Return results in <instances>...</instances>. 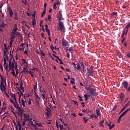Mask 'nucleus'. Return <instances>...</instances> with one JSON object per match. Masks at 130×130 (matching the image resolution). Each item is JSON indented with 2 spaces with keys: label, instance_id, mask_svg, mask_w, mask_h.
I'll return each mask as SVG.
<instances>
[{
  "label": "nucleus",
  "instance_id": "obj_58",
  "mask_svg": "<svg viewBox=\"0 0 130 130\" xmlns=\"http://www.w3.org/2000/svg\"><path fill=\"white\" fill-rule=\"evenodd\" d=\"M20 71H19V70H17L16 71V76H18V74H19Z\"/></svg>",
  "mask_w": 130,
  "mask_h": 130
},
{
  "label": "nucleus",
  "instance_id": "obj_17",
  "mask_svg": "<svg viewBox=\"0 0 130 130\" xmlns=\"http://www.w3.org/2000/svg\"><path fill=\"white\" fill-rule=\"evenodd\" d=\"M14 99V101H15V104H14V107L17 108L18 106H19V104H18V101H17V98H16V95L13 98Z\"/></svg>",
  "mask_w": 130,
  "mask_h": 130
},
{
  "label": "nucleus",
  "instance_id": "obj_20",
  "mask_svg": "<svg viewBox=\"0 0 130 130\" xmlns=\"http://www.w3.org/2000/svg\"><path fill=\"white\" fill-rule=\"evenodd\" d=\"M124 32H125V35H126V34H127V32H128V29H127L126 30H123V33L121 35V38H123V37L124 36Z\"/></svg>",
  "mask_w": 130,
  "mask_h": 130
},
{
  "label": "nucleus",
  "instance_id": "obj_61",
  "mask_svg": "<svg viewBox=\"0 0 130 130\" xmlns=\"http://www.w3.org/2000/svg\"><path fill=\"white\" fill-rule=\"evenodd\" d=\"M15 96H16V94H15L14 93L11 94V97H13L14 98Z\"/></svg>",
  "mask_w": 130,
  "mask_h": 130
},
{
  "label": "nucleus",
  "instance_id": "obj_49",
  "mask_svg": "<svg viewBox=\"0 0 130 130\" xmlns=\"http://www.w3.org/2000/svg\"><path fill=\"white\" fill-rule=\"evenodd\" d=\"M50 19H51V15H48V20L49 21H50Z\"/></svg>",
  "mask_w": 130,
  "mask_h": 130
},
{
  "label": "nucleus",
  "instance_id": "obj_39",
  "mask_svg": "<svg viewBox=\"0 0 130 130\" xmlns=\"http://www.w3.org/2000/svg\"><path fill=\"white\" fill-rule=\"evenodd\" d=\"M14 127L16 130H18V126H17V123L16 122H14Z\"/></svg>",
  "mask_w": 130,
  "mask_h": 130
},
{
  "label": "nucleus",
  "instance_id": "obj_4",
  "mask_svg": "<svg viewBox=\"0 0 130 130\" xmlns=\"http://www.w3.org/2000/svg\"><path fill=\"white\" fill-rule=\"evenodd\" d=\"M93 69H94V68H93V66H91L90 67V69L87 68V74L88 76H92L94 73V70H93Z\"/></svg>",
  "mask_w": 130,
  "mask_h": 130
},
{
  "label": "nucleus",
  "instance_id": "obj_18",
  "mask_svg": "<svg viewBox=\"0 0 130 130\" xmlns=\"http://www.w3.org/2000/svg\"><path fill=\"white\" fill-rule=\"evenodd\" d=\"M5 82H2L1 83V85H0V88H1V90L2 91V92H3V88H5Z\"/></svg>",
  "mask_w": 130,
  "mask_h": 130
},
{
  "label": "nucleus",
  "instance_id": "obj_15",
  "mask_svg": "<svg viewBox=\"0 0 130 130\" xmlns=\"http://www.w3.org/2000/svg\"><path fill=\"white\" fill-rule=\"evenodd\" d=\"M24 119H25V120H27L28 121H30V115H29V114H24Z\"/></svg>",
  "mask_w": 130,
  "mask_h": 130
},
{
  "label": "nucleus",
  "instance_id": "obj_13",
  "mask_svg": "<svg viewBox=\"0 0 130 130\" xmlns=\"http://www.w3.org/2000/svg\"><path fill=\"white\" fill-rule=\"evenodd\" d=\"M47 112L46 113V115L48 116V117L51 114V109L50 108L47 107Z\"/></svg>",
  "mask_w": 130,
  "mask_h": 130
},
{
  "label": "nucleus",
  "instance_id": "obj_33",
  "mask_svg": "<svg viewBox=\"0 0 130 130\" xmlns=\"http://www.w3.org/2000/svg\"><path fill=\"white\" fill-rule=\"evenodd\" d=\"M117 107V106H116V105H114V107H113L112 111H115V110H116Z\"/></svg>",
  "mask_w": 130,
  "mask_h": 130
},
{
  "label": "nucleus",
  "instance_id": "obj_37",
  "mask_svg": "<svg viewBox=\"0 0 130 130\" xmlns=\"http://www.w3.org/2000/svg\"><path fill=\"white\" fill-rule=\"evenodd\" d=\"M116 15H117V12H115L111 13V16H116Z\"/></svg>",
  "mask_w": 130,
  "mask_h": 130
},
{
  "label": "nucleus",
  "instance_id": "obj_63",
  "mask_svg": "<svg viewBox=\"0 0 130 130\" xmlns=\"http://www.w3.org/2000/svg\"><path fill=\"white\" fill-rule=\"evenodd\" d=\"M41 37H42L43 38H44V37H45L44 34L42 33V34H41Z\"/></svg>",
  "mask_w": 130,
  "mask_h": 130
},
{
  "label": "nucleus",
  "instance_id": "obj_62",
  "mask_svg": "<svg viewBox=\"0 0 130 130\" xmlns=\"http://www.w3.org/2000/svg\"><path fill=\"white\" fill-rule=\"evenodd\" d=\"M90 116L91 118H94V114L92 113V114L90 115Z\"/></svg>",
  "mask_w": 130,
  "mask_h": 130
},
{
  "label": "nucleus",
  "instance_id": "obj_59",
  "mask_svg": "<svg viewBox=\"0 0 130 130\" xmlns=\"http://www.w3.org/2000/svg\"><path fill=\"white\" fill-rule=\"evenodd\" d=\"M125 40V38H123V39L121 41V43H123V42H124Z\"/></svg>",
  "mask_w": 130,
  "mask_h": 130
},
{
  "label": "nucleus",
  "instance_id": "obj_47",
  "mask_svg": "<svg viewBox=\"0 0 130 130\" xmlns=\"http://www.w3.org/2000/svg\"><path fill=\"white\" fill-rule=\"evenodd\" d=\"M22 64H24V63H27V62H26V60H25L24 59H22Z\"/></svg>",
  "mask_w": 130,
  "mask_h": 130
},
{
  "label": "nucleus",
  "instance_id": "obj_6",
  "mask_svg": "<svg viewBox=\"0 0 130 130\" xmlns=\"http://www.w3.org/2000/svg\"><path fill=\"white\" fill-rule=\"evenodd\" d=\"M60 5V2L59 0H56V2L53 4V9L54 10H56L57 9V7L56 6H58Z\"/></svg>",
  "mask_w": 130,
  "mask_h": 130
},
{
  "label": "nucleus",
  "instance_id": "obj_54",
  "mask_svg": "<svg viewBox=\"0 0 130 130\" xmlns=\"http://www.w3.org/2000/svg\"><path fill=\"white\" fill-rule=\"evenodd\" d=\"M50 48L52 50H54V47H53V45H51L50 46Z\"/></svg>",
  "mask_w": 130,
  "mask_h": 130
},
{
  "label": "nucleus",
  "instance_id": "obj_11",
  "mask_svg": "<svg viewBox=\"0 0 130 130\" xmlns=\"http://www.w3.org/2000/svg\"><path fill=\"white\" fill-rule=\"evenodd\" d=\"M17 31H18V27H17V24H15L13 29L12 30V34H15Z\"/></svg>",
  "mask_w": 130,
  "mask_h": 130
},
{
  "label": "nucleus",
  "instance_id": "obj_50",
  "mask_svg": "<svg viewBox=\"0 0 130 130\" xmlns=\"http://www.w3.org/2000/svg\"><path fill=\"white\" fill-rule=\"evenodd\" d=\"M8 11L10 12V13L11 12H13V10H12V8H11V7H9L8 8Z\"/></svg>",
  "mask_w": 130,
  "mask_h": 130
},
{
  "label": "nucleus",
  "instance_id": "obj_2",
  "mask_svg": "<svg viewBox=\"0 0 130 130\" xmlns=\"http://www.w3.org/2000/svg\"><path fill=\"white\" fill-rule=\"evenodd\" d=\"M86 90H87V91H89L90 94H91V99H92V100H93V99H94V98L93 97H94V96H97V93L96 92V89L92 88V87H87L86 88Z\"/></svg>",
  "mask_w": 130,
  "mask_h": 130
},
{
  "label": "nucleus",
  "instance_id": "obj_10",
  "mask_svg": "<svg viewBox=\"0 0 130 130\" xmlns=\"http://www.w3.org/2000/svg\"><path fill=\"white\" fill-rule=\"evenodd\" d=\"M75 69H76V70H77V71H80V70L82 69V67H81V62H77V66H75Z\"/></svg>",
  "mask_w": 130,
  "mask_h": 130
},
{
  "label": "nucleus",
  "instance_id": "obj_23",
  "mask_svg": "<svg viewBox=\"0 0 130 130\" xmlns=\"http://www.w3.org/2000/svg\"><path fill=\"white\" fill-rule=\"evenodd\" d=\"M103 123H104V120H103L102 121H101L99 123L100 126H102V127H104V126L103 125Z\"/></svg>",
  "mask_w": 130,
  "mask_h": 130
},
{
  "label": "nucleus",
  "instance_id": "obj_51",
  "mask_svg": "<svg viewBox=\"0 0 130 130\" xmlns=\"http://www.w3.org/2000/svg\"><path fill=\"white\" fill-rule=\"evenodd\" d=\"M45 30H48V25L47 24L45 25Z\"/></svg>",
  "mask_w": 130,
  "mask_h": 130
},
{
  "label": "nucleus",
  "instance_id": "obj_34",
  "mask_svg": "<svg viewBox=\"0 0 130 130\" xmlns=\"http://www.w3.org/2000/svg\"><path fill=\"white\" fill-rule=\"evenodd\" d=\"M59 127H60V130H66V128H64V127H63V125H61L60 124H59Z\"/></svg>",
  "mask_w": 130,
  "mask_h": 130
},
{
  "label": "nucleus",
  "instance_id": "obj_38",
  "mask_svg": "<svg viewBox=\"0 0 130 130\" xmlns=\"http://www.w3.org/2000/svg\"><path fill=\"white\" fill-rule=\"evenodd\" d=\"M46 31L47 32L48 36H50V35H51L50 30L49 29H47V30H46Z\"/></svg>",
  "mask_w": 130,
  "mask_h": 130
},
{
  "label": "nucleus",
  "instance_id": "obj_16",
  "mask_svg": "<svg viewBox=\"0 0 130 130\" xmlns=\"http://www.w3.org/2000/svg\"><path fill=\"white\" fill-rule=\"evenodd\" d=\"M34 121H35V124L38 125V126H41V127H43V125H42V123H41V122H37V121H35V120H34Z\"/></svg>",
  "mask_w": 130,
  "mask_h": 130
},
{
  "label": "nucleus",
  "instance_id": "obj_35",
  "mask_svg": "<svg viewBox=\"0 0 130 130\" xmlns=\"http://www.w3.org/2000/svg\"><path fill=\"white\" fill-rule=\"evenodd\" d=\"M14 15H15L14 18L15 19V20H18V17H17L18 13H17V12L14 13Z\"/></svg>",
  "mask_w": 130,
  "mask_h": 130
},
{
  "label": "nucleus",
  "instance_id": "obj_53",
  "mask_svg": "<svg viewBox=\"0 0 130 130\" xmlns=\"http://www.w3.org/2000/svg\"><path fill=\"white\" fill-rule=\"evenodd\" d=\"M74 104H75V105H77V106H78V102L76 101H73Z\"/></svg>",
  "mask_w": 130,
  "mask_h": 130
},
{
  "label": "nucleus",
  "instance_id": "obj_40",
  "mask_svg": "<svg viewBox=\"0 0 130 130\" xmlns=\"http://www.w3.org/2000/svg\"><path fill=\"white\" fill-rule=\"evenodd\" d=\"M115 126V124H112V125H111L109 127L110 128V129H112L113 128V127H114Z\"/></svg>",
  "mask_w": 130,
  "mask_h": 130
},
{
  "label": "nucleus",
  "instance_id": "obj_46",
  "mask_svg": "<svg viewBox=\"0 0 130 130\" xmlns=\"http://www.w3.org/2000/svg\"><path fill=\"white\" fill-rule=\"evenodd\" d=\"M10 16L11 17H13V15H14V12L13 11H11L10 13H9Z\"/></svg>",
  "mask_w": 130,
  "mask_h": 130
},
{
  "label": "nucleus",
  "instance_id": "obj_57",
  "mask_svg": "<svg viewBox=\"0 0 130 130\" xmlns=\"http://www.w3.org/2000/svg\"><path fill=\"white\" fill-rule=\"evenodd\" d=\"M31 123V125H32V126H34L35 127H36V125L33 124V122L32 121H30Z\"/></svg>",
  "mask_w": 130,
  "mask_h": 130
},
{
  "label": "nucleus",
  "instance_id": "obj_12",
  "mask_svg": "<svg viewBox=\"0 0 130 130\" xmlns=\"http://www.w3.org/2000/svg\"><path fill=\"white\" fill-rule=\"evenodd\" d=\"M119 98L121 102H123V101L124 100V94H123L122 92H121L120 94Z\"/></svg>",
  "mask_w": 130,
  "mask_h": 130
},
{
  "label": "nucleus",
  "instance_id": "obj_44",
  "mask_svg": "<svg viewBox=\"0 0 130 130\" xmlns=\"http://www.w3.org/2000/svg\"><path fill=\"white\" fill-rule=\"evenodd\" d=\"M1 82H5V77L4 76H1Z\"/></svg>",
  "mask_w": 130,
  "mask_h": 130
},
{
  "label": "nucleus",
  "instance_id": "obj_64",
  "mask_svg": "<svg viewBox=\"0 0 130 130\" xmlns=\"http://www.w3.org/2000/svg\"><path fill=\"white\" fill-rule=\"evenodd\" d=\"M56 125L57 127H58L59 125H58V122H57V121H56Z\"/></svg>",
  "mask_w": 130,
  "mask_h": 130
},
{
  "label": "nucleus",
  "instance_id": "obj_42",
  "mask_svg": "<svg viewBox=\"0 0 130 130\" xmlns=\"http://www.w3.org/2000/svg\"><path fill=\"white\" fill-rule=\"evenodd\" d=\"M46 14V9H44L43 12H42V15H45Z\"/></svg>",
  "mask_w": 130,
  "mask_h": 130
},
{
  "label": "nucleus",
  "instance_id": "obj_32",
  "mask_svg": "<svg viewBox=\"0 0 130 130\" xmlns=\"http://www.w3.org/2000/svg\"><path fill=\"white\" fill-rule=\"evenodd\" d=\"M21 102H22V105H23V107H25V101H24V99L21 100Z\"/></svg>",
  "mask_w": 130,
  "mask_h": 130
},
{
  "label": "nucleus",
  "instance_id": "obj_60",
  "mask_svg": "<svg viewBox=\"0 0 130 130\" xmlns=\"http://www.w3.org/2000/svg\"><path fill=\"white\" fill-rule=\"evenodd\" d=\"M0 70H2V71H3V65L1 63H0Z\"/></svg>",
  "mask_w": 130,
  "mask_h": 130
},
{
  "label": "nucleus",
  "instance_id": "obj_43",
  "mask_svg": "<svg viewBox=\"0 0 130 130\" xmlns=\"http://www.w3.org/2000/svg\"><path fill=\"white\" fill-rule=\"evenodd\" d=\"M11 67L13 69H15V64H14V62L11 63Z\"/></svg>",
  "mask_w": 130,
  "mask_h": 130
},
{
  "label": "nucleus",
  "instance_id": "obj_29",
  "mask_svg": "<svg viewBox=\"0 0 130 130\" xmlns=\"http://www.w3.org/2000/svg\"><path fill=\"white\" fill-rule=\"evenodd\" d=\"M125 108H126V107L125 106H124V107L121 110L120 113H119V114H120V113H121L122 112H123L124 110H125Z\"/></svg>",
  "mask_w": 130,
  "mask_h": 130
},
{
  "label": "nucleus",
  "instance_id": "obj_3",
  "mask_svg": "<svg viewBox=\"0 0 130 130\" xmlns=\"http://www.w3.org/2000/svg\"><path fill=\"white\" fill-rule=\"evenodd\" d=\"M61 45L62 46H64V47H67V48H69V46H70V44H69V42H68L67 40L63 39H62Z\"/></svg>",
  "mask_w": 130,
  "mask_h": 130
},
{
  "label": "nucleus",
  "instance_id": "obj_8",
  "mask_svg": "<svg viewBox=\"0 0 130 130\" xmlns=\"http://www.w3.org/2000/svg\"><path fill=\"white\" fill-rule=\"evenodd\" d=\"M80 66L82 68L83 72H85L86 71V68H87V65L85 64V63L84 62L82 61L80 63Z\"/></svg>",
  "mask_w": 130,
  "mask_h": 130
},
{
  "label": "nucleus",
  "instance_id": "obj_9",
  "mask_svg": "<svg viewBox=\"0 0 130 130\" xmlns=\"http://www.w3.org/2000/svg\"><path fill=\"white\" fill-rule=\"evenodd\" d=\"M4 66L5 67V70L6 71V74L8 75V63H7V59L5 57L4 58Z\"/></svg>",
  "mask_w": 130,
  "mask_h": 130
},
{
  "label": "nucleus",
  "instance_id": "obj_56",
  "mask_svg": "<svg viewBox=\"0 0 130 130\" xmlns=\"http://www.w3.org/2000/svg\"><path fill=\"white\" fill-rule=\"evenodd\" d=\"M42 96H43L44 99H46V96H45V94L43 93L42 94Z\"/></svg>",
  "mask_w": 130,
  "mask_h": 130
},
{
  "label": "nucleus",
  "instance_id": "obj_52",
  "mask_svg": "<svg viewBox=\"0 0 130 130\" xmlns=\"http://www.w3.org/2000/svg\"><path fill=\"white\" fill-rule=\"evenodd\" d=\"M10 101L12 102V103H13V104H14V106H15V104H16V103H15V102H14V101L12 99H10Z\"/></svg>",
  "mask_w": 130,
  "mask_h": 130
},
{
  "label": "nucleus",
  "instance_id": "obj_31",
  "mask_svg": "<svg viewBox=\"0 0 130 130\" xmlns=\"http://www.w3.org/2000/svg\"><path fill=\"white\" fill-rule=\"evenodd\" d=\"M12 60H13V56H12L9 59V67H10L11 64L12 63Z\"/></svg>",
  "mask_w": 130,
  "mask_h": 130
},
{
  "label": "nucleus",
  "instance_id": "obj_45",
  "mask_svg": "<svg viewBox=\"0 0 130 130\" xmlns=\"http://www.w3.org/2000/svg\"><path fill=\"white\" fill-rule=\"evenodd\" d=\"M9 70L8 71V72H10V71H11V70H12V69H13V68L12 67H11V64H10H10H9Z\"/></svg>",
  "mask_w": 130,
  "mask_h": 130
},
{
  "label": "nucleus",
  "instance_id": "obj_1",
  "mask_svg": "<svg viewBox=\"0 0 130 130\" xmlns=\"http://www.w3.org/2000/svg\"><path fill=\"white\" fill-rule=\"evenodd\" d=\"M57 19L58 22V26L57 27V30H59V31H60L61 32H63V33H66V27L63 24V22L61 21H63V17H62V10L61 9L59 10Z\"/></svg>",
  "mask_w": 130,
  "mask_h": 130
},
{
  "label": "nucleus",
  "instance_id": "obj_19",
  "mask_svg": "<svg viewBox=\"0 0 130 130\" xmlns=\"http://www.w3.org/2000/svg\"><path fill=\"white\" fill-rule=\"evenodd\" d=\"M4 58H5L6 59H7V61H8V60H9V57L8 56V55L7 54V52L5 50H4Z\"/></svg>",
  "mask_w": 130,
  "mask_h": 130
},
{
  "label": "nucleus",
  "instance_id": "obj_55",
  "mask_svg": "<svg viewBox=\"0 0 130 130\" xmlns=\"http://www.w3.org/2000/svg\"><path fill=\"white\" fill-rule=\"evenodd\" d=\"M46 7H47V4H46V3H44V9H46Z\"/></svg>",
  "mask_w": 130,
  "mask_h": 130
},
{
  "label": "nucleus",
  "instance_id": "obj_28",
  "mask_svg": "<svg viewBox=\"0 0 130 130\" xmlns=\"http://www.w3.org/2000/svg\"><path fill=\"white\" fill-rule=\"evenodd\" d=\"M11 74L14 76L15 77L16 76V73H15V70H14V68H12V72Z\"/></svg>",
  "mask_w": 130,
  "mask_h": 130
},
{
  "label": "nucleus",
  "instance_id": "obj_22",
  "mask_svg": "<svg viewBox=\"0 0 130 130\" xmlns=\"http://www.w3.org/2000/svg\"><path fill=\"white\" fill-rule=\"evenodd\" d=\"M6 26H8V24L3 23H1L0 25V27L1 28H5V27H6Z\"/></svg>",
  "mask_w": 130,
  "mask_h": 130
},
{
  "label": "nucleus",
  "instance_id": "obj_24",
  "mask_svg": "<svg viewBox=\"0 0 130 130\" xmlns=\"http://www.w3.org/2000/svg\"><path fill=\"white\" fill-rule=\"evenodd\" d=\"M32 26H35V25H36V20H35V18H33L32 19Z\"/></svg>",
  "mask_w": 130,
  "mask_h": 130
},
{
  "label": "nucleus",
  "instance_id": "obj_27",
  "mask_svg": "<svg viewBox=\"0 0 130 130\" xmlns=\"http://www.w3.org/2000/svg\"><path fill=\"white\" fill-rule=\"evenodd\" d=\"M69 52L73 53V52H74V49H73V47H70V48L69 49Z\"/></svg>",
  "mask_w": 130,
  "mask_h": 130
},
{
  "label": "nucleus",
  "instance_id": "obj_25",
  "mask_svg": "<svg viewBox=\"0 0 130 130\" xmlns=\"http://www.w3.org/2000/svg\"><path fill=\"white\" fill-rule=\"evenodd\" d=\"M71 81H70L71 84H72V85H75V78H71Z\"/></svg>",
  "mask_w": 130,
  "mask_h": 130
},
{
  "label": "nucleus",
  "instance_id": "obj_21",
  "mask_svg": "<svg viewBox=\"0 0 130 130\" xmlns=\"http://www.w3.org/2000/svg\"><path fill=\"white\" fill-rule=\"evenodd\" d=\"M84 97L85 98V101H87L88 100V98H90V95L89 94H84Z\"/></svg>",
  "mask_w": 130,
  "mask_h": 130
},
{
  "label": "nucleus",
  "instance_id": "obj_36",
  "mask_svg": "<svg viewBox=\"0 0 130 130\" xmlns=\"http://www.w3.org/2000/svg\"><path fill=\"white\" fill-rule=\"evenodd\" d=\"M13 42H14V40H11L9 43L10 47H12V45H13Z\"/></svg>",
  "mask_w": 130,
  "mask_h": 130
},
{
  "label": "nucleus",
  "instance_id": "obj_41",
  "mask_svg": "<svg viewBox=\"0 0 130 130\" xmlns=\"http://www.w3.org/2000/svg\"><path fill=\"white\" fill-rule=\"evenodd\" d=\"M20 90H22L23 93L24 92V86L23 85H20Z\"/></svg>",
  "mask_w": 130,
  "mask_h": 130
},
{
  "label": "nucleus",
  "instance_id": "obj_14",
  "mask_svg": "<svg viewBox=\"0 0 130 130\" xmlns=\"http://www.w3.org/2000/svg\"><path fill=\"white\" fill-rule=\"evenodd\" d=\"M96 114L98 117L101 116V112L100 111V108H97L96 109Z\"/></svg>",
  "mask_w": 130,
  "mask_h": 130
},
{
  "label": "nucleus",
  "instance_id": "obj_30",
  "mask_svg": "<svg viewBox=\"0 0 130 130\" xmlns=\"http://www.w3.org/2000/svg\"><path fill=\"white\" fill-rule=\"evenodd\" d=\"M17 126H19V129H21V124H20V120H18V121L17 122Z\"/></svg>",
  "mask_w": 130,
  "mask_h": 130
},
{
  "label": "nucleus",
  "instance_id": "obj_26",
  "mask_svg": "<svg viewBox=\"0 0 130 130\" xmlns=\"http://www.w3.org/2000/svg\"><path fill=\"white\" fill-rule=\"evenodd\" d=\"M89 121V119H87V117H84L83 118V121H84V123H87V121Z\"/></svg>",
  "mask_w": 130,
  "mask_h": 130
},
{
  "label": "nucleus",
  "instance_id": "obj_48",
  "mask_svg": "<svg viewBox=\"0 0 130 130\" xmlns=\"http://www.w3.org/2000/svg\"><path fill=\"white\" fill-rule=\"evenodd\" d=\"M106 124H107V125H108V126H109H109H110V125H111V122H110L109 123H108V122H106Z\"/></svg>",
  "mask_w": 130,
  "mask_h": 130
},
{
  "label": "nucleus",
  "instance_id": "obj_7",
  "mask_svg": "<svg viewBox=\"0 0 130 130\" xmlns=\"http://www.w3.org/2000/svg\"><path fill=\"white\" fill-rule=\"evenodd\" d=\"M16 108L18 110V112H21V115H19V116L22 118V117H23V112H24V111L21 109L20 106H17Z\"/></svg>",
  "mask_w": 130,
  "mask_h": 130
},
{
  "label": "nucleus",
  "instance_id": "obj_5",
  "mask_svg": "<svg viewBox=\"0 0 130 130\" xmlns=\"http://www.w3.org/2000/svg\"><path fill=\"white\" fill-rule=\"evenodd\" d=\"M122 86H123L124 89H126V91H127V89H128V83L127 81L124 80L122 83Z\"/></svg>",
  "mask_w": 130,
  "mask_h": 130
}]
</instances>
